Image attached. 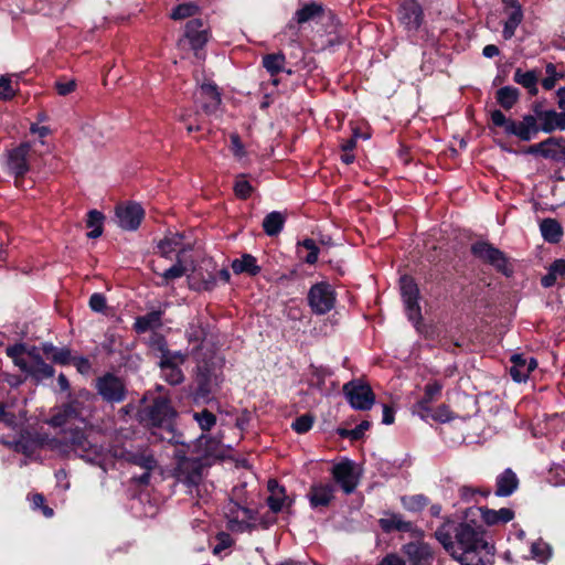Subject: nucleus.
Returning <instances> with one entry per match:
<instances>
[{
    "instance_id": "f257e3e1",
    "label": "nucleus",
    "mask_w": 565,
    "mask_h": 565,
    "mask_svg": "<svg viewBox=\"0 0 565 565\" xmlns=\"http://www.w3.org/2000/svg\"><path fill=\"white\" fill-rule=\"evenodd\" d=\"M556 109L543 110L539 103H532L530 113L524 114L520 120L508 118L500 109L490 113V120L493 127L502 128L507 136H514L520 141H531L540 132L553 134L565 130V86L559 87L556 93Z\"/></svg>"
},
{
    "instance_id": "f03ea898",
    "label": "nucleus",
    "mask_w": 565,
    "mask_h": 565,
    "mask_svg": "<svg viewBox=\"0 0 565 565\" xmlns=\"http://www.w3.org/2000/svg\"><path fill=\"white\" fill-rule=\"evenodd\" d=\"M139 422L151 428L162 430L160 439L171 445L185 446L184 436L175 428L178 412L168 396L154 397L152 403L138 413Z\"/></svg>"
},
{
    "instance_id": "7ed1b4c3",
    "label": "nucleus",
    "mask_w": 565,
    "mask_h": 565,
    "mask_svg": "<svg viewBox=\"0 0 565 565\" xmlns=\"http://www.w3.org/2000/svg\"><path fill=\"white\" fill-rule=\"evenodd\" d=\"M223 382V373L211 360L200 361L189 384V398L192 405L200 407L215 401V393Z\"/></svg>"
},
{
    "instance_id": "20e7f679",
    "label": "nucleus",
    "mask_w": 565,
    "mask_h": 565,
    "mask_svg": "<svg viewBox=\"0 0 565 565\" xmlns=\"http://www.w3.org/2000/svg\"><path fill=\"white\" fill-rule=\"evenodd\" d=\"M241 490L233 489V495L230 498L226 507V518L228 519V529L237 532H252L256 529V521L263 527L268 526V522L259 519L258 510L250 509L246 498L239 494Z\"/></svg>"
},
{
    "instance_id": "39448f33",
    "label": "nucleus",
    "mask_w": 565,
    "mask_h": 565,
    "mask_svg": "<svg viewBox=\"0 0 565 565\" xmlns=\"http://www.w3.org/2000/svg\"><path fill=\"white\" fill-rule=\"evenodd\" d=\"M470 253L476 259L493 267L503 276H512L513 269L509 265L508 256L492 243L483 239L476 241L470 245Z\"/></svg>"
},
{
    "instance_id": "423d86ee",
    "label": "nucleus",
    "mask_w": 565,
    "mask_h": 565,
    "mask_svg": "<svg viewBox=\"0 0 565 565\" xmlns=\"http://www.w3.org/2000/svg\"><path fill=\"white\" fill-rule=\"evenodd\" d=\"M94 388L102 401L107 404H120L128 396L125 380L113 372H105L96 377Z\"/></svg>"
},
{
    "instance_id": "0eeeda50",
    "label": "nucleus",
    "mask_w": 565,
    "mask_h": 565,
    "mask_svg": "<svg viewBox=\"0 0 565 565\" xmlns=\"http://www.w3.org/2000/svg\"><path fill=\"white\" fill-rule=\"evenodd\" d=\"M63 444L79 458L95 463L100 459V447L89 441L82 428H72L64 433Z\"/></svg>"
},
{
    "instance_id": "6e6552de",
    "label": "nucleus",
    "mask_w": 565,
    "mask_h": 565,
    "mask_svg": "<svg viewBox=\"0 0 565 565\" xmlns=\"http://www.w3.org/2000/svg\"><path fill=\"white\" fill-rule=\"evenodd\" d=\"M307 302L313 315L323 316L335 307L337 292L330 282L319 281L310 287Z\"/></svg>"
},
{
    "instance_id": "1a4fd4ad",
    "label": "nucleus",
    "mask_w": 565,
    "mask_h": 565,
    "mask_svg": "<svg viewBox=\"0 0 565 565\" xmlns=\"http://www.w3.org/2000/svg\"><path fill=\"white\" fill-rule=\"evenodd\" d=\"M350 406L356 411H370L375 403V394L371 385L363 380L354 379L342 387Z\"/></svg>"
},
{
    "instance_id": "9d476101",
    "label": "nucleus",
    "mask_w": 565,
    "mask_h": 565,
    "mask_svg": "<svg viewBox=\"0 0 565 565\" xmlns=\"http://www.w3.org/2000/svg\"><path fill=\"white\" fill-rule=\"evenodd\" d=\"M399 289L406 315L417 326L423 320V316L419 306L420 292L415 278L407 274L401 276Z\"/></svg>"
},
{
    "instance_id": "9b49d317",
    "label": "nucleus",
    "mask_w": 565,
    "mask_h": 565,
    "mask_svg": "<svg viewBox=\"0 0 565 565\" xmlns=\"http://www.w3.org/2000/svg\"><path fill=\"white\" fill-rule=\"evenodd\" d=\"M31 146L29 142H21L19 146L7 151V170L14 177L15 186H21L26 173L30 171L29 154Z\"/></svg>"
},
{
    "instance_id": "f8f14e48",
    "label": "nucleus",
    "mask_w": 565,
    "mask_h": 565,
    "mask_svg": "<svg viewBox=\"0 0 565 565\" xmlns=\"http://www.w3.org/2000/svg\"><path fill=\"white\" fill-rule=\"evenodd\" d=\"M175 458L177 467L174 471L177 479L186 484L189 488L198 487L202 480L203 470V466L200 459L189 458L182 451H178L175 454Z\"/></svg>"
},
{
    "instance_id": "ddd939ff",
    "label": "nucleus",
    "mask_w": 565,
    "mask_h": 565,
    "mask_svg": "<svg viewBox=\"0 0 565 565\" xmlns=\"http://www.w3.org/2000/svg\"><path fill=\"white\" fill-rule=\"evenodd\" d=\"M158 366L161 372V377L172 386L183 383L185 376L181 366L188 359V353L182 351H174L168 356H159Z\"/></svg>"
},
{
    "instance_id": "4468645a",
    "label": "nucleus",
    "mask_w": 565,
    "mask_h": 565,
    "mask_svg": "<svg viewBox=\"0 0 565 565\" xmlns=\"http://www.w3.org/2000/svg\"><path fill=\"white\" fill-rule=\"evenodd\" d=\"M397 20L407 32L417 33L424 23L425 14L417 0H399Z\"/></svg>"
},
{
    "instance_id": "2eb2a0df",
    "label": "nucleus",
    "mask_w": 565,
    "mask_h": 565,
    "mask_svg": "<svg viewBox=\"0 0 565 565\" xmlns=\"http://www.w3.org/2000/svg\"><path fill=\"white\" fill-rule=\"evenodd\" d=\"M455 539L461 551L471 548H483L486 553H490L493 546L483 539V531L476 529L468 523H458L455 529Z\"/></svg>"
},
{
    "instance_id": "dca6fc26",
    "label": "nucleus",
    "mask_w": 565,
    "mask_h": 565,
    "mask_svg": "<svg viewBox=\"0 0 565 565\" xmlns=\"http://www.w3.org/2000/svg\"><path fill=\"white\" fill-rule=\"evenodd\" d=\"M46 443V434L32 433L24 429L21 430L15 440L6 444L18 454H22L25 457H32L40 448L44 447Z\"/></svg>"
},
{
    "instance_id": "f3484780",
    "label": "nucleus",
    "mask_w": 565,
    "mask_h": 565,
    "mask_svg": "<svg viewBox=\"0 0 565 565\" xmlns=\"http://www.w3.org/2000/svg\"><path fill=\"white\" fill-rule=\"evenodd\" d=\"M401 552L409 565H433L435 559L434 548L423 540H415L403 544Z\"/></svg>"
},
{
    "instance_id": "a211bd4d",
    "label": "nucleus",
    "mask_w": 565,
    "mask_h": 565,
    "mask_svg": "<svg viewBox=\"0 0 565 565\" xmlns=\"http://www.w3.org/2000/svg\"><path fill=\"white\" fill-rule=\"evenodd\" d=\"M335 486L331 482H315L310 486L306 497L312 510L322 512L335 499Z\"/></svg>"
},
{
    "instance_id": "6ab92c4d",
    "label": "nucleus",
    "mask_w": 565,
    "mask_h": 565,
    "mask_svg": "<svg viewBox=\"0 0 565 565\" xmlns=\"http://www.w3.org/2000/svg\"><path fill=\"white\" fill-rule=\"evenodd\" d=\"M331 475L345 494L353 493L359 486V476L355 472L354 462L350 459L334 465Z\"/></svg>"
},
{
    "instance_id": "aec40b11",
    "label": "nucleus",
    "mask_w": 565,
    "mask_h": 565,
    "mask_svg": "<svg viewBox=\"0 0 565 565\" xmlns=\"http://www.w3.org/2000/svg\"><path fill=\"white\" fill-rule=\"evenodd\" d=\"M210 36V30L204 26L202 19H191L186 22L184 38L189 41L190 47L198 58L202 57V50L209 42Z\"/></svg>"
},
{
    "instance_id": "412c9836",
    "label": "nucleus",
    "mask_w": 565,
    "mask_h": 565,
    "mask_svg": "<svg viewBox=\"0 0 565 565\" xmlns=\"http://www.w3.org/2000/svg\"><path fill=\"white\" fill-rule=\"evenodd\" d=\"M115 213L118 218L119 226L126 231H136L145 217V210L136 202H129L126 205H118Z\"/></svg>"
},
{
    "instance_id": "4be33fe9",
    "label": "nucleus",
    "mask_w": 565,
    "mask_h": 565,
    "mask_svg": "<svg viewBox=\"0 0 565 565\" xmlns=\"http://www.w3.org/2000/svg\"><path fill=\"white\" fill-rule=\"evenodd\" d=\"M196 103L205 115H213L217 111L222 97L215 83H203L200 87Z\"/></svg>"
},
{
    "instance_id": "5701e85b",
    "label": "nucleus",
    "mask_w": 565,
    "mask_h": 565,
    "mask_svg": "<svg viewBox=\"0 0 565 565\" xmlns=\"http://www.w3.org/2000/svg\"><path fill=\"white\" fill-rule=\"evenodd\" d=\"M565 142V138L551 136L545 140L531 145L523 150L525 154L540 156L558 162V146Z\"/></svg>"
},
{
    "instance_id": "b1692460",
    "label": "nucleus",
    "mask_w": 565,
    "mask_h": 565,
    "mask_svg": "<svg viewBox=\"0 0 565 565\" xmlns=\"http://www.w3.org/2000/svg\"><path fill=\"white\" fill-rule=\"evenodd\" d=\"M520 486V479L511 468H505L495 478L494 494L500 498L511 497Z\"/></svg>"
},
{
    "instance_id": "393cba45",
    "label": "nucleus",
    "mask_w": 565,
    "mask_h": 565,
    "mask_svg": "<svg viewBox=\"0 0 565 565\" xmlns=\"http://www.w3.org/2000/svg\"><path fill=\"white\" fill-rule=\"evenodd\" d=\"M82 403L77 399H72L65 403L61 408L52 415L50 424L53 427H62L72 419H76L81 416Z\"/></svg>"
},
{
    "instance_id": "a878e982",
    "label": "nucleus",
    "mask_w": 565,
    "mask_h": 565,
    "mask_svg": "<svg viewBox=\"0 0 565 565\" xmlns=\"http://www.w3.org/2000/svg\"><path fill=\"white\" fill-rule=\"evenodd\" d=\"M386 516L379 520V525L384 533L408 532L413 530V522L403 520L402 514L385 512Z\"/></svg>"
},
{
    "instance_id": "bb28decb",
    "label": "nucleus",
    "mask_w": 565,
    "mask_h": 565,
    "mask_svg": "<svg viewBox=\"0 0 565 565\" xmlns=\"http://www.w3.org/2000/svg\"><path fill=\"white\" fill-rule=\"evenodd\" d=\"M210 333V324L201 318H196L189 323L185 330V337L189 343H194L195 349L200 350Z\"/></svg>"
},
{
    "instance_id": "cd10ccee",
    "label": "nucleus",
    "mask_w": 565,
    "mask_h": 565,
    "mask_svg": "<svg viewBox=\"0 0 565 565\" xmlns=\"http://www.w3.org/2000/svg\"><path fill=\"white\" fill-rule=\"evenodd\" d=\"M482 521L489 525L505 524L512 521L515 513L512 509L501 508L500 510H492L487 507L479 508Z\"/></svg>"
},
{
    "instance_id": "c85d7f7f",
    "label": "nucleus",
    "mask_w": 565,
    "mask_h": 565,
    "mask_svg": "<svg viewBox=\"0 0 565 565\" xmlns=\"http://www.w3.org/2000/svg\"><path fill=\"white\" fill-rule=\"evenodd\" d=\"M558 281L559 286H565V259H555L547 268V274L542 276L541 285L544 288H551Z\"/></svg>"
},
{
    "instance_id": "c756f323",
    "label": "nucleus",
    "mask_w": 565,
    "mask_h": 565,
    "mask_svg": "<svg viewBox=\"0 0 565 565\" xmlns=\"http://www.w3.org/2000/svg\"><path fill=\"white\" fill-rule=\"evenodd\" d=\"M184 234L180 232H169L158 245V253L168 259H171V254L175 250H181L183 247Z\"/></svg>"
},
{
    "instance_id": "7c9ffc66",
    "label": "nucleus",
    "mask_w": 565,
    "mask_h": 565,
    "mask_svg": "<svg viewBox=\"0 0 565 565\" xmlns=\"http://www.w3.org/2000/svg\"><path fill=\"white\" fill-rule=\"evenodd\" d=\"M163 311L152 310L143 316L136 318L134 330L138 333H146L149 330L158 329L162 326Z\"/></svg>"
},
{
    "instance_id": "2f4dec72",
    "label": "nucleus",
    "mask_w": 565,
    "mask_h": 565,
    "mask_svg": "<svg viewBox=\"0 0 565 565\" xmlns=\"http://www.w3.org/2000/svg\"><path fill=\"white\" fill-rule=\"evenodd\" d=\"M231 267L235 275L247 274L248 276H257L262 271V267L257 265V259L252 254H243L241 258H235Z\"/></svg>"
},
{
    "instance_id": "473e14b6",
    "label": "nucleus",
    "mask_w": 565,
    "mask_h": 565,
    "mask_svg": "<svg viewBox=\"0 0 565 565\" xmlns=\"http://www.w3.org/2000/svg\"><path fill=\"white\" fill-rule=\"evenodd\" d=\"M324 14V7L322 3L309 2L298 9L292 18L298 24H303L310 21H316Z\"/></svg>"
},
{
    "instance_id": "72a5a7b5",
    "label": "nucleus",
    "mask_w": 565,
    "mask_h": 565,
    "mask_svg": "<svg viewBox=\"0 0 565 565\" xmlns=\"http://www.w3.org/2000/svg\"><path fill=\"white\" fill-rule=\"evenodd\" d=\"M540 231L544 241L551 244L559 243L564 234L561 223L551 217L541 221Z\"/></svg>"
},
{
    "instance_id": "f704fd0d",
    "label": "nucleus",
    "mask_w": 565,
    "mask_h": 565,
    "mask_svg": "<svg viewBox=\"0 0 565 565\" xmlns=\"http://www.w3.org/2000/svg\"><path fill=\"white\" fill-rule=\"evenodd\" d=\"M513 81L527 89V93L531 96H536L539 94V75L535 70L523 72L522 68L519 67L514 72Z\"/></svg>"
},
{
    "instance_id": "c9c22d12",
    "label": "nucleus",
    "mask_w": 565,
    "mask_h": 565,
    "mask_svg": "<svg viewBox=\"0 0 565 565\" xmlns=\"http://www.w3.org/2000/svg\"><path fill=\"white\" fill-rule=\"evenodd\" d=\"M130 465L138 466L147 471H153L158 467V460L151 449L148 447H140L135 450Z\"/></svg>"
},
{
    "instance_id": "e433bc0d",
    "label": "nucleus",
    "mask_w": 565,
    "mask_h": 565,
    "mask_svg": "<svg viewBox=\"0 0 565 565\" xmlns=\"http://www.w3.org/2000/svg\"><path fill=\"white\" fill-rule=\"evenodd\" d=\"M521 92L514 86H503L495 92L497 103L504 109H512L519 102Z\"/></svg>"
},
{
    "instance_id": "4c0bfd02",
    "label": "nucleus",
    "mask_w": 565,
    "mask_h": 565,
    "mask_svg": "<svg viewBox=\"0 0 565 565\" xmlns=\"http://www.w3.org/2000/svg\"><path fill=\"white\" fill-rule=\"evenodd\" d=\"M286 223V216L278 211L268 213L263 220V230L266 235L274 237L280 234Z\"/></svg>"
},
{
    "instance_id": "58836bf2",
    "label": "nucleus",
    "mask_w": 565,
    "mask_h": 565,
    "mask_svg": "<svg viewBox=\"0 0 565 565\" xmlns=\"http://www.w3.org/2000/svg\"><path fill=\"white\" fill-rule=\"evenodd\" d=\"M297 253L308 265H315L318 262L320 248L312 238H305L297 244Z\"/></svg>"
},
{
    "instance_id": "ea45409f",
    "label": "nucleus",
    "mask_w": 565,
    "mask_h": 565,
    "mask_svg": "<svg viewBox=\"0 0 565 565\" xmlns=\"http://www.w3.org/2000/svg\"><path fill=\"white\" fill-rule=\"evenodd\" d=\"M457 524L451 520H446L436 531L435 537L448 552L452 553L455 550V542L452 541V532Z\"/></svg>"
},
{
    "instance_id": "a19ab883",
    "label": "nucleus",
    "mask_w": 565,
    "mask_h": 565,
    "mask_svg": "<svg viewBox=\"0 0 565 565\" xmlns=\"http://www.w3.org/2000/svg\"><path fill=\"white\" fill-rule=\"evenodd\" d=\"M55 374V370L52 365L45 363L42 355L34 356V362H31V369L29 375L40 382L45 379H51Z\"/></svg>"
},
{
    "instance_id": "79ce46f5",
    "label": "nucleus",
    "mask_w": 565,
    "mask_h": 565,
    "mask_svg": "<svg viewBox=\"0 0 565 565\" xmlns=\"http://www.w3.org/2000/svg\"><path fill=\"white\" fill-rule=\"evenodd\" d=\"M177 118L184 124L189 134L203 130L202 116L199 110L182 108Z\"/></svg>"
},
{
    "instance_id": "37998d69",
    "label": "nucleus",
    "mask_w": 565,
    "mask_h": 565,
    "mask_svg": "<svg viewBox=\"0 0 565 565\" xmlns=\"http://www.w3.org/2000/svg\"><path fill=\"white\" fill-rule=\"evenodd\" d=\"M262 65L270 76H276L285 70L286 56L282 52L265 54Z\"/></svg>"
},
{
    "instance_id": "c03bdc74",
    "label": "nucleus",
    "mask_w": 565,
    "mask_h": 565,
    "mask_svg": "<svg viewBox=\"0 0 565 565\" xmlns=\"http://www.w3.org/2000/svg\"><path fill=\"white\" fill-rule=\"evenodd\" d=\"M310 377L308 380V385L318 391H322L326 386V379L331 376L333 373L328 366H316L311 364L309 366Z\"/></svg>"
},
{
    "instance_id": "a18cd8bd",
    "label": "nucleus",
    "mask_w": 565,
    "mask_h": 565,
    "mask_svg": "<svg viewBox=\"0 0 565 565\" xmlns=\"http://www.w3.org/2000/svg\"><path fill=\"white\" fill-rule=\"evenodd\" d=\"M105 220V215L97 211V210H90L87 213L86 218V226L88 228H92V231L87 232L86 236L88 238H98L103 234V223Z\"/></svg>"
},
{
    "instance_id": "49530a36",
    "label": "nucleus",
    "mask_w": 565,
    "mask_h": 565,
    "mask_svg": "<svg viewBox=\"0 0 565 565\" xmlns=\"http://www.w3.org/2000/svg\"><path fill=\"white\" fill-rule=\"evenodd\" d=\"M401 503L403 508L409 512H420L430 503V500L427 495L419 493L403 495L401 498Z\"/></svg>"
},
{
    "instance_id": "de8ad7c7",
    "label": "nucleus",
    "mask_w": 565,
    "mask_h": 565,
    "mask_svg": "<svg viewBox=\"0 0 565 565\" xmlns=\"http://www.w3.org/2000/svg\"><path fill=\"white\" fill-rule=\"evenodd\" d=\"M523 20V11L521 7L515 8L509 13V17L503 25L502 35L505 40H510L514 36L516 28Z\"/></svg>"
},
{
    "instance_id": "09e8293b",
    "label": "nucleus",
    "mask_w": 565,
    "mask_h": 565,
    "mask_svg": "<svg viewBox=\"0 0 565 565\" xmlns=\"http://www.w3.org/2000/svg\"><path fill=\"white\" fill-rule=\"evenodd\" d=\"M200 7L194 2H183L172 9L170 18L174 21L184 20L196 15Z\"/></svg>"
},
{
    "instance_id": "8fccbe9b",
    "label": "nucleus",
    "mask_w": 565,
    "mask_h": 565,
    "mask_svg": "<svg viewBox=\"0 0 565 565\" xmlns=\"http://www.w3.org/2000/svg\"><path fill=\"white\" fill-rule=\"evenodd\" d=\"M510 362L512 363L510 367V375L513 381L521 383L526 381L525 369V355L524 354H513L510 358Z\"/></svg>"
},
{
    "instance_id": "3c124183",
    "label": "nucleus",
    "mask_w": 565,
    "mask_h": 565,
    "mask_svg": "<svg viewBox=\"0 0 565 565\" xmlns=\"http://www.w3.org/2000/svg\"><path fill=\"white\" fill-rule=\"evenodd\" d=\"M192 417L198 423L200 429L204 433L210 431L217 422L216 415L207 408H203L200 412H193Z\"/></svg>"
},
{
    "instance_id": "603ef678",
    "label": "nucleus",
    "mask_w": 565,
    "mask_h": 565,
    "mask_svg": "<svg viewBox=\"0 0 565 565\" xmlns=\"http://www.w3.org/2000/svg\"><path fill=\"white\" fill-rule=\"evenodd\" d=\"M185 250H186V248H182L181 250H179V253L177 254L175 264L172 265L170 268H168L167 270H164L161 274V277L163 278L164 284H169L170 281H172L174 279L181 278L185 274L186 268L183 265L182 259H181V254H183Z\"/></svg>"
},
{
    "instance_id": "864d4df0",
    "label": "nucleus",
    "mask_w": 565,
    "mask_h": 565,
    "mask_svg": "<svg viewBox=\"0 0 565 565\" xmlns=\"http://www.w3.org/2000/svg\"><path fill=\"white\" fill-rule=\"evenodd\" d=\"M483 548L465 550L459 556L452 552L451 555L460 563V565H486L482 557L479 555Z\"/></svg>"
},
{
    "instance_id": "5fc2aeb1",
    "label": "nucleus",
    "mask_w": 565,
    "mask_h": 565,
    "mask_svg": "<svg viewBox=\"0 0 565 565\" xmlns=\"http://www.w3.org/2000/svg\"><path fill=\"white\" fill-rule=\"evenodd\" d=\"M148 345L152 351L159 352L160 356H168L174 352L169 349L166 337L158 332H152L149 337Z\"/></svg>"
},
{
    "instance_id": "6e6d98bb",
    "label": "nucleus",
    "mask_w": 565,
    "mask_h": 565,
    "mask_svg": "<svg viewBox=\"0 0 565 565\" xmlns=\"http://www.w3.org/2000/svg\"><path fill=\"white\" fill-rule=\"evenodd\" d=\"M443 387L444 385L439 381L427 383L424 387V394L418 401H422L424 405L431 404L441 396Z\"/></svg>"
},
{
    "instance_id": "4d7b16f0",
    "label": "nucleus",
    "mask_w": 565,
    "mask_h": 565,
    "mask_svg": "<svg viewBox=\"0 0 565 565\" xmlns=\"http://www.w3.org/2000/svg\"><path fill=\"white\" fill-rule=\"evenodd\" d=\"M552 555L551 546L542 539L535 541L531 545V557L541 563L546 562Z\"/></svg>"
},
{
    "instance_id": "13d9d810",
    "label": "nucleus",
    "mask_w": 565,
    "mask_h": 565,
    "mask_svg": "<svg viewBox=\"0 0 565 565\" xmlns=\"http://www.w3.org/2000/svg\"><path fill=\"white\" fill-rule=\"evenodd\" d=\"M246 174L237 175L234 183V193L241 200H247L254 192V186L245 179Z\"/></svg>"
},
{
    "instance_id": "bf43d9fd",
    "label": "nucleus",
    "mask_w": 565,
    "mask_h": 565,
    "mask_svg": "<svg viewBox=\"0 0 565 565\" xmlns=\"http://www.w3.org/2000/svg\"><path fill=\"white\" fill-rule=\"evenodd\" d=\"M288 500L287 490H282V494L274 492L266 498V504L274 514L284 511L285 502Z\"/></svg>"
},
{
    "instance_id": "052dcab7",
    "label": "nucleus",
    "mask_w": 565,
    "mask_h": 565,
    "mask_svg": "<svg viewBox=\"0 0 565 565\" xmlns=\"http://www.w3.org/2000/svg\"><path fill=\"white\" fill-rule=\"evenodd\" d=\"M315 423V416L310 413L302 414L292 422L291 428L297 434H306L308 433Z\"/></svg>"
},
{
    "instance_id": "680f3d73",
    "label": "nucleus",
    "mask_w": 565,
    "mask_h": 565,
    "mask_svg": "<svg viewBox=\"0 0 565 565\" xmlns=\"http://www.w3.org/2000/svg\"><path fill=\"white\" fill-rule=\"evenodd\" d=\"M15 90L11 85V79L6 76L0 77V99L10 100L14 97Z\"/></svg>"
},
{
    "instance_id": "e2e57ef3",
    "label": "nucleus",
    "mask_w": 565,
    "mask_h": 565,
    "mask_svg": "<svg viewBox=\"0 0 565 565\" xmlns=\"http://www.w3.org/2000/svg\"><path fill=\"white\" fill-rule=\"evenodd\" d=\"M89 308L95 312H104L107 307L106 297L100 292H95L89 297Z\"/></svg>"
},
{
    "instance_id": "0e129e2a",
    "label": "nucleus",
    "mask_w": 565,
    "mask_h": 565,
    "mask_svg": "<svg viewBox=\"0 0 565 565\" xmlns=\"http://www.w3.org/2000/svg\"><path fill=\"white\" fill-rule=\"evenodd\" d=\"M454 418L451 411L446 404L439 405L434 409V414H431V419L439 423H446Z\"/></svg>"
},
{
    "instance_id": "69168bd1",
    "label": "nucleus",
    "mask_w": 565,
    "mask_h": 565,
    "mask_svg": "<svg viewBox=\"0 0 565 565\" xmlns=\"http://www.w3.org/2000/svg\"><path fill=\"white\" fill-rule=\"evenodd\" d=\"M9 405L4 402H0V423L12 427L17 423V416L13 412L8 411Z\"/></svg>"
},
{
    "instance_id": "338daca9",
    "label": "nucleus",
    "mask_w": 565,
    "mask_h": 565,
    "mask_svg": "<svg viewBox=\"0 0 565 565\" xmlns=\"http://www.w3.org/2000/svg\"><path fill=\"white\" fill-rule=\"evenodd\" d=\"M73 355L68 348L63 347L53 355V363L58 365H68L72 363Z\"/></svg>"
},
{
    "instance_id": "774afa93",
    "label": "nucleus",
    "mask_w": 565,
    "mask_h": 565,
    "mask_svg": "<svg viewBox=\"0 0 565 565\" xmlns=\"http://www.w3.org/2000/svg\"><path fill=\"white\" fill-rule=\"evenodd\" d=\"M377 565H406V561L397 553H387Z\"/></svg>"
}]
</instances>
